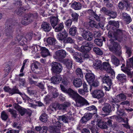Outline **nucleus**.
<instances>
[{
  "mask_svg": "<svg viewBox=\"0 0 133 133\" xmlns=\"http://www.w3.org/2000/svg\"><path fill=\"white\" fill-rule=\"evenodd\" d=\"M66 93L73 99H77L76 104L77 106L81 107L84 105H89V103L86 99L82 97L76 91H74L72 89H68Z\"/></svg>",
  "mask_w": 133,
  "mask_h": 133,
  "instance_id": "1",
  "label": "nucleus"
},
{
  "mask_svg": "<svg viewBox=\"0 0 133 133\" xmlns=\"http://www.w3.org/2000/svg\"><path fill=\"white\" fill-rule=\"evenodd\" d=\"M124 31L121 30L119 29L117 30L114 32L111 31H109L108 34V36L111 38L109 41L110 42L118 40L119 42L124 41H125L126 38L124 36Z\"/></svg>",
  "mask_w": 133,
  "mask_h": 133,
  "instance_id": "2",
  "label": "nucleus"
},
{
  "mask_svg": "<svg viewBox=\"0 0 133 133\" xmlns=\"http://www.w3.org/2000/svg\"><path fill=\"white\" fill-rule=\"evenodd\" d=\"M38 16L37 13L26 14L22 18L21 23L25 25H28L37 19Z\"/></svg>",
  "mask_w": 133,
  "mask_h": 133,
  "instance_id": "3",
  "label": "nucleus"
},
{
  "mask_svg": "<svg viewBox=\"0 0 133 133\" xmlns=\"http://www.w3.org/2000/svg\"><path fill=\"white\" fill-rule=\"evenodd\" d=\"M102 70H104L108 73L111 74L112 78L115 76V73L113 69L108 62H104L103 63L102 66Z\"/></svg>",
  "mask_w": 133,
  "mask_h": 133,
  "instance_id": "4",
  "label": "nucleus"
},
{
  "mask_svg": "<svg viewBox=\"0 0 133 133\" xmlns=\"http://www.w3.org/2000/svg\"><path fill=\"white\" fill-rule=\"evenodd\" d=\"M52 71L55 73L59 74L62 70V66L59 63L56 62H53L51 65Z\"/></svg>",
  "mask_w": 133,
  "mask_h": 133,
  "instance_id": "5",
  "label": "nucleus"
},
{
  "mask_svg": "<svg viewBox=\"0 0 133 133\" xmlns=\"http://www.w3.org/2000/svg\"><path fill=\"white\" fill-rule=\"evenodd\" d=\"M36 47L37 50L40 51V53L43 57H46L47 56L50 55L49 51L45 47H41L39 45H36Z\"/></svg>",
  "mask_w": 133,
  "mask_h": 133,
  "instance_id": "6",
  "label": "nucleus"
},
{
  "mask_svg": "<svg viewBox=\"0 0 133 133\" xmlns=\"http://www.w3.org/2000/svg\"><path fill=\"white\" fill-rule=\"evenodd\" d=\"M14 108L17 110L21 116H23L25 113L30 116L31 114V111L30 110H26V109L21 107L17 104L15 103L14 104Z\"/></svg>",
  "mask_w": 133,
  "mask_h": 133,
  "instance_id": "7",
  "label": "nucleus"
},
{
  "mask_svg": "<svg viewBox=\"0 0 133 133\" xmlns=\"http://www.w3.org/2000/svg\"><path fill=\"white\" fill-rule=\"evenodd\" d=\"M5 34L6 36L10 39L11 38L13 37V30L11 24L6 23L5 25Z\"/></svg>",
  "mask_w": 133,
  "mask_h": 133,
  "instance_id": "8",
  "label": "nucleus"
},
{
  "mask_svg": "<svg viewBox=\"0 0 133 133\" xmlns=\"http://www.w3.org/2000/svg\"><path fill=\"white\" fill-rule=\"evenodd\" d=\"M54 126H51L49 127L48 130L51 132L58 133L61 127L60 123L58 121L56 122Z\"/></svg>",
  "mask_w": 133,
  "mask_h": 133,
  "instance_id": "9",
  "label": "nucleus"
},
{
  "mask_svg": "<svg viewBox=\"0 0 133 133\" xmlns=\"http://www.w3.org/2000/svg\"><path fill=\"white\" fill-rule=\"evenodd\" d=\"M93 97L99 99L103 97L104 93L103 91L101 90H95L91 94Z\"/></svg>",
  "mask_w": 133,
  "mask_h": 133,
  "instance_id": "10",
  "label": "nucleus"
},
{
  "mask_svg": "<svg viewBox=\"0 0 133 133\" xmlns=\"http://www.w3.org/2000/svg\"><path fill=\"white\" fill-rule=\"evenodd\" d=\"M82 36L85 39L89 41L92 40L93 38L92 33L88 30H84Z\"/></svg>",
  "mask_w": 133,
  "mask_h": 133,
  "instance_id": "11",
  "label": "nucleus"
},
{
  "mask_svg": "<svg viewBox=\"0 0 133 133\" xmlns=\"http://www.w3.org/2000/svg\"><path fill=\"white\" fill-rule=\"evenodd\" d=\"M127 98L126 96L123 93H121L117 95L116 98L112 99V102L117 103L121 101L125 100Z\"/></svg>",
  "mask_w": 133,
  "mask_h": 133,
  "instance_id": "12",
  "label": "nucleus"
},
{
  "mask_svg": "<svg viewBox=\"0 0 133 133\" xmlns=\"http://www.w3.org/2000/svg\"><path fill=\"white\" fill-rule=\"evenodd\" d=\"M65 51L63 50H58L56 52L54 56L55 58H64L66 55Z\"/></svg>",
  "mask_w": 133,
  "mask_h": 133,
  "instance_id": "13",
  "label": "nucleus"
},
{
  "mask_svg": "<svg viewBox=\"0 0 133 133\" xmlns=\"http://www.w3.org/2000/svg\"><path fill=\"white\" fill-rule=\"evenodd\" d=\"M122 18L127 24L129 23L132 21V19L130 16L126 13L124 12L122 14Z\"/></svg>",
  "mask_w": 133,
  "mask_h": 133,
  "instance_id": "14",
  "label": "nucleus"
},
{
  "mask_svg": "<svg viewBox=\"0 0 133 133\" xmlns=\"http://www.w3.org/2000/svg\"><path fill=\"white\" fill-rule=\"evenodd\" d=\"M93 68L95 69H99L102 70V62L100 60L97 59L95 60L93 65Z\"/></svg>",
  "mask_w": 133,
  "mask_h": 133,
  "instance_id": "15",
  "label": "nucleus"
},
{
  "mask_svg": "<svg viewBox=\"0 0 133 133\" xmlns=\"http://www.w3.org/2000/svg\"><path fill=\"white\" fill-rule=\"evenodd\" d=\"M41 26L42 29L46 32H49L52 29L51 26L50 24L46 22L43 23Z\"/></svg>",
  "mask_w": 133,
  "mask_h": 133,
  "instance_id": "16",
  "label": "nucleus"
},
{
  "mask_svg": "<svg viewBox=\"0 0 133 133\" xmlns=\"http://www.w3.org/2000/svg\"><path fill=\"white\" fill-rule=\"evenodd\" d=\"M68 34L66 31L64 30L62 32H61L60 34H58L57 35V39L60 41L63 40L68 36Z\"/></svg>",
  "mask_w": 133,
  "mask_h": 133,
  "instance_id": "17",
  "label": "nucleus"
},
{
  "mask_svg": "<svg viewBox=\"0 0 133 133\" xmlns=\"http://www.w3.org/2000/svg\"><path fill=\"white\" fill-rule=\"evenodd\" d=\"M85 77L87 82L89 83H92L95 79L94 75L91 73L87 74L85 75Z\"/></svg>",
  "mask_w": 133,
  "mask_h": 133,
  "instance_id": "18",
  "label": "nucleus"
},
{
  "mask_svg": "<svg viewBox=\"0 0 133 133\" xmlns=\"http://www.w3.org/2000/svg\"><path fill=\"white\" fill-rule=\"evenodd\" d=\"M59 20L57 17H50V22L53 28H54L57 25Z\"/></svg>",
  "mask_w": 133,
  "mask_h": 133,
  "instance_id": "19",
  "label": "nucleus"
},
{
  "mask_svg": "<svg viewBox=\"0 0 133 133\" xmlns=\"http://www.w3.org/2000/svg\"><path fill=\"white\" fill-rule=\"evenodd\" d=\"M110 43L112 44V45H111V46L109 47L110 50L113 52H116L118 50L119 44L117 42L114 41H112Z\"/></svg>",
  "mask_w": 133,
  "mask_h": 133,
  "instance_id": "20",
  "label": "nucleus"
},
{
  "mask_svg": "<svg viewBox=\"0 0 133 133\" xmlns=\"http://www.w3.org/2000/svg\"><path fill=\"white\" fill-rule=\"evenodd\" d=\"M40 65L39 63L37 62L33 63L32 64V67L34 69L33 71L37 74L40 73V69H39Z\"/></svg>",
  "mask_w": 133,
  "mask_h": 133,
  "instance_id": "21",
  "label": "nucleus"
},
{
  "mask_svg": "<svg viewBox=\"0 0 133 133\" xmlns=\"http://www.w3.org/2000/svg\"><path fill=\"white\" fill-rule=\"evenodd\" d=\"M88 19L89 20V26L92 28L95 27L97 28H98L99 25H97V23L93 20H92L91 17H89Z\"/></svg>",
  "mask_w": 133,
  "mask_h": 133,
  "instance_id": "22",
  "label": "nucleus"
},
{
  "mask_svg": "<svg viewBox=\"0 0 133 133\" xmlns=\"http://www.w3.org/2000/svg\"><path fill=\"white\" fill-rule=\"evenodd\" d=\"M111 107L109 104H106L102 108V110L105 113L109 114L111 112Z\"/></svg>",
  "mask_w": 133,
  "mask_h": 133,
  "instance_id": "23",
  "label": "nucleus"
},
{
  "mask_svg": "<svg viewBox=\"0 0 133 133\" xmlns=\"http://www.w3.org/2000/svg\"><path fill=\"white\" fill-rule=\"evenodd\" d=\"M103 82L104 83H106L107 85H112V82L109 76L107 74H105L104 77L102 79Z\"/></svg>",
  "mask_w": 133,
  "mask_h": 133,
  "instance_id": "24",
  "label": "nucleus"
},
{
  "mask_svg": "<svg viewBox=\"0 0 133 133\" xmlns=\"http://www.w3.org/2000/svg\"><path fill=\"white\" fill-rule=\"evenodd\" d=\"M72 8L76 10H79L81 9L82 5L79 2H73L71 5Z\"/></svg>",
  "mask_w": 133,
  "mask_h": 133,
  "instance_id": "25",
  "label": "nucleus"
},
{
  "mask_svg": "<svg viewBox=\"0 0 133 133\" xmlns=\"http://www.w3.org/2000/svg\"><path fill=\"white\" fill-rule=\"evenodd\" d=\"M62 77L61 76L57 75L56 76H54L52 77L51 79V82L54 84L58 83L61 80Z\"/></svg>",
  "mask_w": 133,
  "mask_h": 133,
  "instance_id": "26",
  "label": "nucleus"
},
{
  "mask_svg": "<svg viewBox=\"0 0 133 133\" xmlns=\"http://www.w3.org/2000/svg\"><path fill=\"white\" fill-rule=\"evenodd\" d=\"M81 78H76L74 79L73 84L74 86L76 88L80 87L82 85V82Z\"/></svg>",
  "mask_w": 133,
  "mask_h": 133,
  "instance_id": "27",
  "label": "nucleus"
},
{
  "mask_svg": "<svg viewBox=\"0 0 133 133\" xmlns=\"http://www.w3.org/2000/svg\"><path fill=\"white\" fill-rule=\"evenodd\" d=\"M69 33L72 36H75L77 33V28L74 26H72L69 29Z\"/></svg>",
  "mask_w": 133,
  "mask_h": 133,
  "instance_id": "28",
  "label": "nucleus"
},
{
  "mask_svg": "<svg viewBox=\"0 0 133 133\" xmlns=\"http://www.w3.org/2000/svg\"><path fill=\"white\" fill-rule=\"evenodd\" d=\"M46 41L50 45H54L56 43V39L51 37H49L48 38Z\"/></svg>",
  "mask_w": 133,
  "mask_h": 133,
  "instance_id": "29",
  "label": "nucleus"
},
{
  "mask_svg": "<svg viewBox=\"0 0 133 133\" xmlns=\"http://www.w3.org/2000/svg\"><path fill=\"white\" fill-rule=\"evenodd\" d=\"M64 28V23L63 22L59 23L55 28V31L56 32L61 31Z\"/></svg>",
  "mask_w": 133,
  "mask_h": 133,
  "instance_id": "30",
  "label": "nucleus"
},
{
  "mask_svg": "<svg viewBox=\"0 0 133 133\" xmlns=\"http://www.w3.org/2000/svg\"><path fill=\"white\" fill-rule=\"evenodd\" d=\"M64 63L66 65L67 68L70 69L72 68V62L71 59H65V60L64 62Z\"/></svg>",
  "mask_w": 133,
  "mask_h": 133,
  "instance_id": "31",
  "label": "nucleus"
},
{
  "mask_svg": "<svg viewBox=\"0 0 133 133\" xmlns=\"http://www.w3.org/2000/svg\"><path fill=\"white\" fill-rule=\"evenodd\" d=\"M117 78L120 81L124 82L126 81V76L124 74H119L118 75Z\"/></svg>",
  "mask_w": 133,
  "mask_h": 133,
  "instance_id": "32",
  "label": "nucleus"
},
{
  "mask_svg": "<svg viewBox=\"0 0 133 133\" xmlns=\"http://www.w3.org/2000/svg\"><path fill=\"white\" fill-rule=\"evenodd\" d=\"M57 119L58 120L62 121L65 123H68L69 122L68 117L64 115L59 116Z\"/></svg>",
  "mask_w": 133,
  "mask_h": 133,
  "instance_id": "33",
  "label": "nucleus"
},
{
  "mask_svg": "<svg viewBox=\"0 0 133 133\" xmlns=\"http://www.w3.org/2000/svg\"><path fill=\"white\" fill-rule=\"evenodd\" d=\"M106 122H98L97 125L98 127L102 129H106L107 128Z\"/></svg>",
  "mask_w": 133,
  "mask_h": 133,
  "instance_id": "34",
  "label": "nucleus"
},
{
  "mask_svg": "<svg viewBox=\"0 0 133 133\" xmlns=\"http://www.w3.org/2000/svg\"><path fill=\"white\" fill-rule=\"evenodd\" d=\"M76 72L77 75L79 78L82 79L83 78V72L81 69L77 68L76 70Z\"/></svg>",
  "mask_w": 133,
  "mask_h": 133,
  "instance_id": "35",
  "label": "nucleus"
},
{
  "mask_svg": "<svg viewBox=\"0 0 133 133\" xmlns=\"http://www.w3.org/2000/svg\"><path fill=\"white\" fill-rule=\"evenodd\" d=\"M70 105V103H66L63 104H60L58 105V109L59 110H65Z\"/></svg>",
  "mask_w": 133,
  "mask_h": 133,
  "instance_id": "36",
  "label": "nucleus"
},
{
  "mask_svg": "<svg viewBox=\"0 0 133 133\" xmlns=\"http://www.w3.org/2000/svg\"><path fill=\"white\" fill-rule=\"evenodd\" d=\"M10 94H11V95L15 94H19L21 95L22 94L19 92L18 89L16 87H14L12 89H10Z\"/></svg>",
  "mask_w": 133,
  "mask_h": 133,
  "instance_id": "37",
  "label": "nucleus"
},
{
  "mask_svg": "<svg viewBox=\"0 0 133 133\" xmlns=\"http://www.w3.org/2000/svg\"><path fill=\"white\" fill-rule=\"evenodd\" d=\"M48 116L47 115L44 113L40 117L39 119L40 120L43 122H46L47 121Z\"/></svg>",
  "mask_w": 133,
  "mask_h": 133,
  "instance_id": "38",
  "label": "nucleus"
},
{
  "mask_svg": "<svg viewBox=\"0 0 133 133\" xmlns=\"http://www.w3.org/2000/svg\"><path fill=\"white\" fill-rule=\"evenodd\" d=\"M82 46L91 48L93 47L92 43L91 42H88L85 41H83L82 43Z\"/></svg>",
  "mask_w": 133,
  "mask_h": 133,
  "instance_id": "39",
  "label": "nucleus"
},
{
  "mask_svg": "<svg viewBox=\"0 0 133 133\" xmlns=\"http://www.w3.org/2000/svg\"><path fill=\"white\" fill-rule=\"evenodd\" d=\"M108 24L110 25L114 26L117 28H118L119 26V23L118 21H109Z\"/></svg>",
  "mask_w": 133,
  "mask_h": 133,
  "instance_id": "40",
  "label": "nucleus"
},
{
  "mask_svg": "<svg viewBox=\"0 0 133 133\" xmlns=\"http://www.w3.org/2000/svg\"><path fill=\"white\" fill-rule=\"evenodd\" d=\"M88 128L91 130L92 133H99V130L98 129H95L94 127L92 125L90 126L89 125H87Z\"/></svg>",
  "mask_w": 133,
  "mask_h": 133,
  "instance_id": "41",
  "label": "nucleus"
},
{
  "mask_svg": "<svg viewBox=\"0 0 133 133\" xmlns=\"http://www.w3.org/2000/svg\"><path fill=\"white\" fill-rule=\"evenodd\" d=\"M108 15H109V16L110 17H108L107 18L108 20H109L111 18H116L117 16V14L115 12L113 11H109Z\"/></svg>",
  "mask_w": 133,
  "mask_h": 133,
  "instance_id": "42",
  "label": "nucleus"
},
{
  "mask_svg": "<svg viewBox=\"0 0 133 133\" xmlns=\"http://www.w3.org/2000/svg\"><path fill=\"white\" fill-rule=\"evenodd\" d=\"M86 110L89 111H93L94 114H96L97 111V109L95 106L92 105L87 107L86 108Z\"/></svg>",
  "mask_w": 133,
  "mask_h": 133,
  "instance_id": "43",
  "label": "nucleus"
},
{
  "mask_svg": "<svg viewBox=\"0 0 133 133\" xmlns=\"http://www.w3.org/2000/svg\"><path fill=\"white\" fill-rule=\"evenodd\" d=\"M64 43H74V41L70 37H66L63 40Z\"/></svg>",
  "mask_w": 133,
  "mask_h": 133,
  "instance_id": "44",
  "label": "nucleus"
},
{
  "mask_svg": "<svg viewBox=\"0 0 133 133\" xmlns=\"http://www.w3.org/2000/svg\"><path fill=\"white\" fill-rule=\"evenodd\" d=\"M91 48L87 47H85L84 46H82L81 47L80 51L82 52H85L89 51L90 50Z\"/></svg>",
  "mask_w": 133,
  "mask_h": 133,
  "instance_id": "45",
  "label": "nucleus"
},
{
  "mask_svg": "<svg viewBox=\"0 0 133 133\" xmlns=\"http://www.w3.org/2000/svg\"><path fill=\"white\" fill-rule=\"evenodd\" d=\"M121 70L127 74L128 76H133V71L131 73L130 70L127 68H126L124 69L122 68Z\"/></svg>",
  "mask_w": 133,
  "mask_h": 133,
  "instance_id": "46",
  "label": "nucleus"
},
{
  "mask_svg": "<svg viewBox=\"0 0 133 133\" xmlns=\"http://www.w3.org/2000/svg\"><path fill=\"white\" fill-rule=\"evenodd\" d=\"M94 42L97 45L101 46L102 45V39L98 38H96L94 41Z\"/></svg>",
  "mask_w": 133,
  "mask_h": 133,
  "instance_id": "47",
  "label": "nucleus"
},
{
  "mask_svg": "<svg viewBox=\"0 0 133 133\" xmlns=\"http://www.w3.org/2000/svg\"><path fill=\"white\" fill-rule=\"evenodd\" d=\"M1 118L4 120H6L8 118V114L5 111H3L1 113Z\"/></svg>",
  "mask_w": 133,
  "mask_h": 133,
  "instance_id": "48",
  "label": "nucleus"
},
{
  "mask_svg": "<svg viewBox=\"0 0 133 133\" xmlns=\"http://www.w3.org/2000/svg\"><path fill=\"white\" fill-rule=\"evenodd\" d=\"M93 50L98 55H102L103 54L102 52L99 48L97 47H95L94 48Z\"/></svg>",
  "mask_w": 133,
  "mask_h": 133,
  "instance_id": "49",
  "label": "nucleus"
},
{
  "mask_svg": "<svg viewBox=\"0 0 133 133\" xmlns=\"http://www.w3.org/2000/svg\"><path fill=\"white\" fill-rule=\"evenodd\" d=\"M71 16L72 17V19L74 21L77 22L78 15L76 12H73L72 13Z\"/></svg>",
  "mask_w": 133,
  "mask_h": 133,
  "instance_id": "50",
  "label": "nucleus"
},
{
  "mask_svg": "<svg viewBox=\"0 0 133 133\" xmlns=\"http://www.w3.org/2000/svg\"><path fill=\"white\" fill-rule=\"evenodd\" d=\"M111 61L113 64L116 66H118L119 64V61L118 59H112Z\"/></svg>",
  "mask_w": 133,
  "mask_h": 133,
  "instance_id": "51",
  "label": "nucleus"
},
{
  "mask_svg": "<svg viewBox=\"0 0 133 133\" xmlns=\"http://www.w3.org/2000/svg\"><path fill=\"white\" fill-rule=\"evenodd\" d=\"M72 22V21L71 19H68L64 23L67 27L69 28L70 27Z\"/></svg>",
  "mask_w": 133,
  "mask_h": 133,
  "instance_id": "52",
  "label": "nucleus"
},
{
  "mask_svg": "<svg viewBox=\"0 0 133 133\" xmlns=\"http://www.w3.org/2000/svg\"><path fill=\"white\" fill-rule=\"evenodd\" d=\"M126 6V4L122 2H120L118 3V7L120 9L123 10Z\"/></svg>",
  "mask_w": 133,
  "mask_h": 133,
  "instance_id": "53",
  "label": "nucleus"
},
{
  "mask_svg": "<svg viewBox=\"0 0 133 133\" xmlns=\"http://www.w3.org/2000/svg\"><path fill=\"white\" fill-rule=\"evenodd\" d=\"M109 11V10L104 7H102L101 9V12H103L107 15H108Z\"/></svg>",
  "mask_w": 133,
  "mask_h": 133,
  "instance_id": "54",
  "label": "nucleus"
},
{
  "mask_svg": "<svg viewBox=\"0 0 133 133\" xmlns=\"http://www.w3.org/2000/svg\"><path fill=\"white\" fill-rule=\"evenodd\" d=\"M126 55L128 56V57H129L132 53L131 49L130 48H127L126 51Z\"/></svg>",
  "mask_w": 133,
  "mask_h": 133,
  "instance_id": "55",
  "label": "nucleus"
},
{
  "mask_svg": "<svg viewBox=\"0 0 133 133\" xmlns=\"http://www.w3.org/2000/svg\"><path fill=\"white\" fill-rule=\"evenodd\" d=\"M84 58H93V56L89 53H86L84 54L82 56Z\"/></svg>",
  "mask_w": 133,
  "mask_h": 133,
  "instance_id": "56",
  "label": "nucleus"
},
{
  "mask_svg": "<svg viewBox=\"0 0 133 133\" xmlns=\"http://www.w3.org/2000/svg\"><path fill=\"white\" fill-rule=\"evenodd\" d=\"M117 114L118 115L120 116H125L126 115V114L124 113L123 110L121 109H118L117 111Z\"/></svg>",
  "mask_w": 133,
  "mask_h": 133,
  "instance_id": "57",
  "label": "nucleus"
},
{
  "mask_svg": "<svg viewBox=\"0 0 133 133\" xmlns=\"http://www.w3.org/2000/svg\"><path fill=\"white\" fill-rule=\"evenodd\" d=\"M24 38V37L21 34H19L16 37V39H17L18 42H20L21 40L22 39Z\"/></svg>",
  "mask_w": 133,
  "mask_h": 133,
  "instance_id": "58",
  "label": "nucleus"
},
{
  "mask_svg": "<svg viewBox=\"0 0 133 133\" xmlns=\"http://www.w3.org/2000/svg\"><path fill=\"white\" fill-rule=\"evenodd\" d=\"M62 83L65 85H67L69 83V82L66 78H64L62 79Z\"/></svg>",
  "mask_w": 133,
  "mask_h": 133,
  "instance_id": "59",
  "label": "nucleus"
},
{
  "mask_svg": "<svg viewBox=\"0 0 133 133\" xmlns=\"http://www.w3.org/2000/svg\"><path fill=\"white\" fill-rule=\"evenodd\" d=\"M52 94L53 98L56 97L59 95V94L58 93L57 90L56 89H54L53 90Z\"/></svg>",
  "mask_w": 133,
  "mask_h": 133,
  "instance_id": "60",
  "label": "nucleus"
},
{
  "mask_svg": "<svg viewBox=\"0 0 133 133\" xmlns=\"http://www.w3.org/2000/svg\"><path fill=\"white\" fill-rule=\"evenodd\" d=\"M15 52L16 53H17L18 55L21 56L22 54V51L20 48L19 47H17L15 50Z\"/></svg>",
  "mask_w": 133,
  "mask_h": 133,
  "instance_id": "61",
  "label": "nucleus"
},
{
  "mask_svg": "<svg viewBox=\"0 0 133 133\" xmlns=\"http://www.w3.org/2000/svg\"><path fill=\"white\" fill-rule=\"evenodd\" d=\"M9 111L11 113L15 118L16 117V111L14 110L13 109H10L9 110Z\"/></svg>",
  "mask_w": 133,
  "mask_h": 133,
  "instance_id": "62",
  "label": "nucleus"
},
{
  "mask_svg": "<svg viewBox=\"0 0 133 133\" xmlns=\"http://www.w3.org/2000/svg\"><path fill=\"white\" fill-rule=\"evenodd\" d=\"M85 117L87 118L88 121L92 117V114L90 113H87L85 114L84 115Z\"/></svg>",
  "mask_w": 133,
  "mask_h": 133,
  "instance_id": "63",
  "label": "nucleus"
},
{
  "mask_svg": "<svg viewBox=\"0 0 133 133\" xmlns=\"http://www.w3.org/2000/svg\"><path fill=\"white\" fill-rule=\"evenodd\" d=\"M47 130V128L46 126L43 127L40 132V133H46Z\"/></svg>",
  "mask_w": 133,
  "mask_h": 133,
  "instance_id": "64",
  "label": "nucleus"
}]
</instances>
